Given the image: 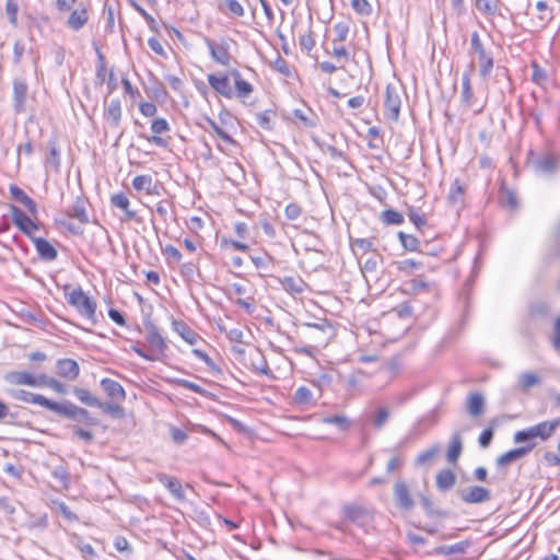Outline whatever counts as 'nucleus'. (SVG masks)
Returning a JSON list of instances; mask_svg holds the SVG:
<instances>
[{"instance_id": "f257e3e1", "label": "nucleus", "mask_w": 560, "mask_h": 560, "mask_svg": "<svg viewBox=\"0 0 560 560\" xmlns=\"http://www.w3.org/2000/svg\"><path fill=\"white\" fill-rule=\"evenodd\" d=\"M560 425V419L542 421L524 430L514 433L513 441L516 444H535V439L547 441Z\"/></svg>"}, {"instance_id": "f03ea898", "label": "nucleus", "mask_w": 560, "mask_h": 560, "mask_svg": "<svg viewBox=\"0 0 560 560\" xmlns=\"http://www.w3.org/2000/svg\"><path fill=\"white\" fill-rule=\"evenodd\" d=\"M67 302L92 324L96 323V302L88 296L81 288L73 289L67 294Z\"/></svg>"}, {"instance_id": "7ed1b4c3", "label": "nucleus", "mask_w": 560, "mask_h": 560, "mask_svg": "<svg viewBox=\"0 0 560 560\" xmlns=\"http://www.w3.org/2000/svg\"><path fill=\"white\" fill-rule=\"evenodd\" d=\"M52 411L73 421L83 422L86 425L98 424V420L92 417L88 409L79 407L69 400L63 402L56 401Z\"/></svg>"}, {"instance_id": "20e7f679", "label": "nucleus", "mask_w": 560, "mask_h": 560, "mask_svg": "<svg viewBox=\"0 0 560 560\" xmlns=\"http://www.w3.org/2000/svg\"><path fill=\"white\" fill-rule=\"evenodd\" d=\"M144 328L149 353L153 358V361H162L166 357V351L168 349L165 338L152 322L144 323Z\"/></svg>"}, {"instance_id": "39448f33", "label": "nucleus", "mask_w": 560, "mask_h": 560, "mask_svg": "<svg viewBox=\"0 0 560 560\" xmlns=\"http://www.w3.org/2000/svg\"><path fill=\"white\" fill-rule=\"evenodd\" d=\"M470 46L475 54L478 56L479 73L483 79H487L493 68V57L488 54L480 40L478 32H474L470 37Z\"/></svg>"}, {"instance_id": "423d86ee", "label": "nucleus", "mask_w": 560, "mask_h": 560, "mask_svg": "<svg viewBox=\"0 0 560 560\" xmlns=\"http://www.w3.org/2000/svg\"><path fill=\"white\" fill-rule=\"evenodd\" d=\"M457 495L466 504H482L492 498L491 491L481 486H468L457 490Z\"/></svg>"}, {"instance_id": "0eeeda50", "label": "nucleus", "mask_w": 560, "mask_h": 560, "mask_svg": "<svg viewBox=\"0 0 560 560\" xmlns=\"http://www.w3.org/2000/svg\"><path fill=\"white\" fill-rule=\"evenodd\" d=\"M400 106L401 98L399 89L393 84H387L384 101L385 116L393 121H398Z\"/></svg>"}, {"instance_id": "6e6552de", "label": "nucleus", "mask_w": 560, "mask_h": 560, "mask_svg": "<svg viewBox=\"0 0 560 560\" xmlns=\"http://www.w3.org/2000/svg\"><path fill=\"white\" fill-rule=\"evenodd\" d=\"M205 44L207 45L211 58L222 66H229L231 62L230 44L226 39L222 38L220 43H215L209 37H205Z\"/></svg>"}, {"instance_id": "1a4fd4ad", "label": "nucleus", "mask_w": 560, "mask_h": 560, "mask_svg": "<svg viewBox=\"0 0 560 560\" xmlns=\"http://www.w3.org/2000/svg\"><path fill=\"white\" fill-rule=\"evenodd\" d=\"M12 92V106L16 114H23L26 110V100L28 93V85L25 79L14 78Z\"/></svg>"}, {"instance_id": "9d476101", "label": "nucleus", "mask_w": 560, "mask_h": 560, "mask_svg": "<svg viewBox=\"0 0 560 560\" xmlns=\"http://www.w3.org/2000/svg\"><path fill=\"white\" fill-rule=\"evenodd\" d=\"M170 129V124L165 118H155L151 122V131L153 135H142L141 137L145 138L149 142L155 144L159 148H166L168 145V141L160 135L167 132Z\"/></svg>"}, {"instance_id": "9b49d317", "label": "nucleus", "mask_w": 560, "mask_h": 560, "mask_svg": "<svg viewBox=\"0 0 560 560\" xmlns=\"http://www.w3.org/2000/svg\"><path fill=\"white\" fill-rule=\"evenodd\" d=\"M11 396L16 399L21 400L23 402L39 405L48 410H54L55 402L54 400H50L46 398L45 396L40 394L31 393L24 389H16L11 390Z\"/></svg>"}, {"instance_id": "f8f14e48", "label": "nucleus", "mask_w": 560, "mask_h": 560, "mask_svg": "<svg viewBox=\"0 0 560 560\" xmlns=\"http://www.w3.org/2000/svg\"><path fill=\"white\" fill-rule=\"evenodd\" d=\"M11 215L13 223L21 230L30 240L34 237L32 234L33 229H37V224L32 221V219L24 213L19 207L11 205Z\"/></svg>"}, {"instance_id": "ddd939ff", "label": "nucleus", "mask_w": 560, "mask_h": 560, "mask_svg": "<svg viewBox=\"0 0 560 560\" xmlns=\"http://www.w3.org/2000/svg\"><path fill=\"white\" fill-rule=\"evenodd\" d=\"M394 499L398 508L410 511L415 506V502L405 481H397L394 486Z\"/></svg>"}, {"instance_id": "4468645a", "label": "nucleus", "mask_w": 560, "mask_h": 560, "mask_svg": "<svg viewBox=\"0 0 560 560\" xmlns=\"http://www.w3.org/2000/svg\"><path fill=\"white\" fill-rule=\"evenodd\" d=\"M532 165L537 173L545 175L555 174L559 168L557 159L550 153H546L534 159L532 161Z\"/></svg>"}, {"instance_id": "2eb2a0df", "label": "nucleus", "mask_w": 560, "mask_h": 560, "mask_svg": "<svg viewBox=\"0 0 560 560\" xmlns=\"http://www.w3.org/2000/svg\"><path fill=\"white\" fill-rule=\"evenodd\" d=\"M100 385L112 401L124 402L126 400V390L118 382L105 377L101 380Z\"/></svg>"}, {"instance_id": "dca6fc26", "label": "nucleus", "mask_w": 560, "mask_h": 560, "mask_svg": "<svg viewBox=\"0 0 560 560\" xmlns=\"http://www.w3.org/2000/svg\"><path fill=\"white\" fill-rule=\"evenodd\" d=\"M32 243L34 244L38 257L44 261H54L58 257V252L54 247V245L44 237L34 236L32 237Z\"/></svg>"}, {"instance_id": "f3484780", "label": "nucleus", "mask_w": 560, "mask_h": 560, "mask_svg": "<svg viewBox=\"0 0 560 560\" xmlns=\"http://www.w3.org/2000/svg\"><path fill=\"white\" fill-rule=\"evenodd\" d=\"M534 447H535V444H530V445L524 444L520 447L510 450L497 458V465L499 467L508 466L511 463L528 455L534 450Z\"/></svg>"}, {"instance_id": "a211bd4d", "label": "nucleus", "mask_w": 560, "mask_h": 560, "mask_svg": "<svg viewBox=\"0 0 560 560\" xmlns=\"http://www.w3.org/2000/svg\"><path fill=\"white\" fill-rule=\"evenodd\" d=\"M57 374L68 381H74L80 373V366L73 359H59L56 364Z\"/></svg>"}, {"instance_id": "6ab92c4d", "label": "nucleus", "mask_w": 560, "mask_h": 560, "mask_svg": "<svg viewBox=\"0 0 560 560\" xmlns=\"http://www.w3.org/2000/svg\"><path fill=\"white\" fill-rule=\"evenodd\" d=\"M156 478L177 501L182 502L185 500V492L183 490V486L176 477H172L166 474H159Z\"/></svg>"}, {"instance_id": "aec40b11", "label": "nucleus", "mask_w": 560, "mask_h": 560, "mask_svg": "<svg viewBox=\"0 0 560 560\" xmlns=\"http://www.w3.org/2000/svg\"><path fill=\"white\" fill-rule=\"evenodd\" d=\"M122 116L121 103L119 98H113L104 109V119L110 127L117 128L120 125Z\"/></svg>"}, {"instance_id": "412c9836", "label": "nucleus", "mask_w": 560, "mask_h": 560, "mask_svg": "<svg viewBox=\"0 0 560 560\" xmlns=\"http://www.w3.org/2000/svg\"><path fill=\"white\" fill-rule=\"evenodd\" d=\"M209 85L220 95L231 98L233 96V92L230 85L229 78L226 75L218 77L215 74L208 75Z\"/></svg>"}, {"instance_id": "4be33fe9", "label": "nucleus", "mask_w": 560, "mask_h": 560, "mask_svg": "<svg viewBox=\"0 0 560 560\" xmlns=\"http://www.w3.org/2000/svg\"><path fill=\"white\" fill-rule=\"evenodd\" d=\"M89 15L86 8L80 3V5L74 9L67 21L68 27H70L72 31H80L88 22Z\"/></svg>"}, {"instance_id": "5701e85b", "label": "nucleus", "mask_w": 560, "mask_h": 560, "mask_svg": "<svg viewBox=\"0 0 560 560\" xmlns=\"http://www.w3.org/2000/svg\"><path fill=\"white\" fill-rule=\"evenodd\" d=\"M457 477L451 469H442L436 474L435 485L439 491L446 492L456 485Z\"/></svg>"}, {"instance_id": "b1692460", "label": "nucleus", "mask_w": 560, "mask_h": 560, "mask_svg": "<svg viewBox=\"0 0 560 560\" xmlns=\"http://www.w3.org/2000/svg\"><path fill=\"white\" fill-rule=\"evenodd\" d=\"M172 328L189 345H196L200 339V336L183 320L174 319Z\"/></svg>"}, {"instance_id": "393cba45", "label": "nucleus", "mask_w": 560, "mask_h": 560, "mask_svg": "<svg viewBox=\"0 0 560 560\" xmlns=\"http://www.w3.org/2000/svg\"><path fill=\"white\" fill-rule=\"evenodd\" d=\"M9 189L12 198L15 201L22 203L28 210V212H31L32 214H35L37 212L36 202L31 197H28L23 189H21L16 185H10Z\"/></svg>"}, {"instance_id": "a878e982", "label": "nucleus", "mask_w": 560, "mask_h": 560, "mask_svg": "<svg viewBox=\"0 0 560 560\" xmlns=\"http://www.w3.org/2000/svg\"><path fill=\"white\" fill-rule=\"evenodd\" d=\"M551 305L542 300L533 301L528 305V315L532 319H547Z\"/></svg>"}, {"instance_id": "bb28decb", "label": "nucleus", "mask_w": 560, "mask_h": 560, "mask_svg": "<svg viewBox=\"0 0 560 560\" xmlns=\"http://www.w3.org/2000/svg\"><path fill=\"white\" fill-rule=\"evenodd\" d=\"M343 513L349 521L361 526H363L369 518L368 511L358 505H345Z\"/></svg>"}, {"instance_id": "cd10ccee", "label": "nucleus", "mask_w": 560, "mask_h": 560, "mask_svg": "<svg viewBox=\"0 0 560 560\" xmlns=\"http://www.w3.org/2000/svg\"><path fill=\"white\" fill-rule=\"evenodd\" d=\"M67 214L79 220L81 224H86L90 221L85 208V200L79 196L75 198L72 207L67 211Z\"/></svg>"}, {"instance_id": "c85d7f7f", "label": "nucleus", "mask_w": 560, "mask_h": 560, "mask_svg": "<svg viewBox=\"0 0 560 560\" xmlns=\"http://www.w3.org/2000/svg\"><path fill=\"white\" fill-rule=\"evenodd\" d=\"M5 381L13 385L31 386L35 384V376L26 371H13L5 375Z\"/></svg>"}, {"instance_id": "c756f323", "label": "nucleus", "mask_w": 560, "mask_h": 560, "mask_svg": "<svg viewBox=\"0 0 560 560\" xmlns=\"http://www.w3.org/2000/svg\"><path fill=\"white\" fill-rule=\"evenodd\" d=\"M485 411V398L479 393H472L467 397V412L471 417H479Z\"/></svg>"}, {"instance_id": "7c9ffc66", "label": "nucleus", "mask_w": 560, "mask_h": 560, "mask_svg": "<svg viewBox=\"0 0 560 560\" xmlns=\"http://www.w3.org/2000/svg\"><path fill=\"white\" fill-rule=\"evenodd\" d=\"M462 451H463V441H462L460 433L455 432L450 440L448 450H447V454H446L447 460L450 463H456L462 454Z\"/></svg>"}, {"instance_id": "2f4dec72", "label": "nucleus", "mask_w": 560, "mask_h": 560, "mask_svg": "<svg viewBox=\"0 0 560 560\" xmlns=\"http://www.w3.org/2000/svg\"><path fill=\"white\" fill-rule=\"evenodd\" d=\"M393 266H395L396 269L399 272L404 273L405 276H410L415 271L421 270L423 268V262L415 258H408L404 260L394 261Z\"/></svg>"}, {"instance_id": "473e14b6", "label": "nucleus", "mask_w": 560, "mask_h": 560, "mask_svg": "<svg viewBox=\"0 0 560 560\" xmlns=\"http://www.w3.org/2000/svg\"><path fill=\"white\" fill-rule=\"evenodd\" d=\"M464 195H465V188L464 186L459 183V180L456 178L452 186H451V189L448 191V195H447V201L450 205L452 206H457L459 203H463L464 201Z\"/></svg>"}, {"instance_id": "72a5a7b5", "label": "nucleus", "mask_w": 560, "mask_h": 560, "mask_svg": "<svg viewBox=\"0 0 560 560\" xmlns=\"http://www.w3.org/2000/svg\"><path fill=\"white\" fill-rule=\"evenodd\" d=\"M281 284L289 293H302L306 287V283L300 277H284Z\"/></svg>"}, {"instance_id": "f704fd0d", "label": "nucleus", "mask_w": 560, "mask_h": 560, "mask_svg": "<svg viewBox=\"0 0 560 560\" xmlns=\"http://www.w3.org/2000/svg\"><path fill=\"white\" fill-rule=\"evenodd\" d=\"M120 404L121 402H117V401H112V402L100 401V405L97 406V408L103 410V412L107 413L112 418L121 419L125 417V409Z\"/></svg>"}, {"instance_id": "c9c22d12", "label": "nucleus", "mask_w": 560, "mask_h": 560, "mask_svg": "<svg viewBox=\"0 0 560 560\" xmlns=\"http://www.w3.org/2000/svg\"><path fill=\"white\" fill-rule=\"evenodd\" d=\"M474 101V92L470 83V73L464 72L462 77V102L470 107Z\"/></svg>"}, {"instance_id": "e433bc0d", "label": "nucleus", "mask_w": 560, "mask_h": 560, "mask_svg": "<svg viewBox=\"0 0 560 560\" xmlns=\"http://www.w3.org/2000/svg\"><path fill=\"white\" fill-rule=\"evenodd\" d=\"M48 149H49V158L47 159L46 166L52 167L56 172L59 171L60 167V152L57 147V140L50 139L48 141Z\"/></svg>"}, {"instance_id": "4c0bfd02", "label": "nucleus", "mask_w": 560, "mask_h": 560, "mask_svg": "<svg viewBox=\"0 0 560 560\" xmlns=\"http://www.w3.org/2000/svg\"><path fill=\"white\" fill-rule=\"evenodd\" d=\"M351 247L355 255H358V250H361L362 256L369 252L373 254L377 250L374 248V242L372 238H350Z\"/></svg>"}, {"instance_id": "58836bf2", "label": "nucleus", "mask_w": 560, "mask_h": 560, "mask_svg": "<svg viewBox=\"0 0 560 560\" xmlns=\"http://www.w3.org/2000/svg\"><path fill=\"white\" fill-rule=\"evenodd\" d=\"M382 261H383L382 255L378 252H376V253L372 254L371 257L366 258L363 264L361 261H359V264H360L362 273L365 276L366 273H375L380 266V262H382Z\"/></svg>"}, {"instance_id": "ea45409f", "label": "nucleus", "mask_w": 560, "mask_h": 560, "mask_svg": "<svg viewBox=\"0 0 560 560\" xmlns=\"http://www.w3.org/2000/svg\"><path fill=\"white\" fill-rule=\"evenodd\" d=\"M73 394L78 398L79 401L82 404L89 406V407H95L100 405V399L95 396H93L88 389L81 388V387H74Z\"/></svg>"}, {"instance_id": "a19ab883", "label": "nucleus", "mask_w": 560, "mask_h": 560, "mask_svg": "<svg viewBox=\"0 0 560 560\" xmlns=\"http://www.w3.org/2000/svg\"><path fill=\"white\" fill-rule=\"evenodd\" d=\"M381 220L386 225H399L404 222V215L394 209H386L381 213Z\"/></svg>"}, {"instance_id": "79ce46f5", "label": "nucleus", "mask_w": 560, "mask_h": 560, "mask_svg": "<svg viewBox=\"0 0 560 560\" xmlns=\"http://www.w3.org/2000/svg\"><path fill=\"white\" fill-rule=\"evenodd\" d=\"M398 238H399L402 247L406 250H408V252L420 250L421 252V249L419 248L420 241L416 236L410 235V234H406L404 232H399L398 233Z\"/></svg>"}, {"instance_id": "37998d69", "label": "nucleus", "mask_w": 560, "mask_h": 560, "mask_svg": "<svg viewBox=\"0 0 560 560\" xmlns=\"http://www.w3.org/2000/svg\"><path fill=\"white\" fill-rule=\"evenodd\" d=\"M421 504L425 511V514L430 517H447L448 513L446 511L436 509L433 506L432 501L425 495H421Z\"/></svg>"}, {"instance_id": "c03bdc74", "label": "nucleus", "mask_w": 560, "mask_h": 560, "mask_svg": "<svg viewBox=\"0 0 560 560\" xmlns=\"http://www.w3.org/2000/svg\"><path fill=\"white\" fill-rule=\"evenodd\" d=\"M276 116V113L271 109H266L261 113L256 114V122L257 125L265 129V130H271L272 129V118Z\"/></svg>"}, {"instance_id": "a18cd8bd", "label": "nucleus", "mask_w": 560, "mask_h": 560, "mask_svg": "<svg viewBox=\"0 0 560 560\" xmlns=\"http://www.w3.org/2000/svg\"><path fill=\"white\" fill-rule=\"evenodd\" d=\"M539 377L533 372H525L518 376V385L523 390H527L533 386L538 385Z\"/></svg>"}, {"instance_id": "49530a36", "label": "nucleus", "mask_w": 560, "mask_h": 560, "mask_svg": "<svg viewBox=\"0 0 560 560\" xmlns=\"http://www.w3.org/2000/svg\"><path fill=\"white\" fill-rule=\"evenodd\" d=\"M468 544L466 541H459L451 546H441L436 549V552L444 556L464 553Z\"/></svg>"}, {"instance_id": "de8ad7c7", "label": "nucleus", "mask_w": 560, "mask_h": 560, "mask_svg": "<svg viewBox=\"0 0 560 560\" xmlns=\"http://www.w3.org/2000/svg\"><path fill=\"white\" fill-rule=\"evenodd\" d=\"M205 121L208 124V126L215 132V135L222 139L224 142L235 144V140L226 133L211 117L205 116Z\"/></svg>"}, {"instance_id": "09e8293b", "label": "nucleus", "mask_w": 560, "mask_h": 560, "mask_svg": "<svg viewBox=\"0 0 560 560\" xmlns=\"http://www.w3.org/2000/svg\"><path fill=\"white\" fill-rule=\"evenodd\" d=\"M175 384L183 387V388H186V389H189L196 394H199L203 397H210L211 394L202 388L201 386H199L198 384L194 383V382H190L188 380H185V378H177L175 380Z\"/></svg>"}, {"instance_id": "8fccbe9b", "label": "nucleus", "mask_w": 560, "mask_h": 560, "mask_svg": "<svg viewBox=\"0 0 560 560\" xmlns=\"http://www.w3.org/2000/svg\"><path fill=\"white\" fill-rule=\"evenodd\" d=\"M152 177L150 175H138L132 179V186L136 190H145L151 194L152 190Z\"/></svg>"}, {"instance_id": "3c124183", "label": "nucleus", "mask_w": 560, "mask_h": 560, "mask_svg": "<svg viewBox=\"0 0 560 560\" xmlns=\"http://www.w3.org/2000/svg\"><path fill=\"white\" fill-rule=\"evenodd\" d=\"M313 394L306 386H300L294 393V402L298 405H306L311 401Z\"/></svg>"}, {"instance_id": "603ef678", "label": "nucleus", "mask_w": 560, "mask_h": 560, "mask_svg": "<svg viewBox=\"0 0 560 560\" xmlns=\"http://www.w3.org/2000/svg\"><path fill=\"white\" fill-rule=\"evenodd\" d=\"M439 453V447L436 445L431 446L430 448L421 452L416 458V465L423 466L432 460L436 454Z\"/></svg>"}, {"instance_id": "864d4df0", "label": "nucleus", "mask_w": 560, "mask_h": 560, "mask_svg": "<svg viewBox=\"0 0 560 560\" xmlns=\"http://www.w3.org/2000/svg\"><path fill=\"white\" fill-rule=\"evenodd\" d=\"M323 423L334 424L340 430H347L350 425L349 419L346 416H328L323 418Z\"/></svg>"}, {"instance_id": "5fc2aeb1", "label": "nucleus", "mask_w": 560, "mask_h": 560, "mask_svg": "<svg viewBox=\"0 0 560 560\" xmlns=\"http://www.w3.org/2000/svg\"><path fill=\"white\" fill-rule=\"evenodd\" d=\"M336 38L332 44L345 42L349 33V24L347 22H338L334 26Z\"/></svg>"}, {"instance_id": "6e6d98bb", "label": "nucleus", "mask_w": 560, "mask_h": 560, "mask_svg": "<svg viewBox=\"0 0 560 560\" xmlns=\"http://www.w3.org/2000/svg\"><path fill=\"white\" fill-rule=\"evenodd\" d=\"M351 7L360 15L372 13V7L368 0H351Z\"/></svg>"}, {"instance_id": "4d7b16f0", "label": "nucleus", "mask_w": 560, "mask_h": 560, "mask_svg": "<svg viewBox=\"0 0 560 560\" xmlns=\"http://www.w3.org/2000/svg\"><path fill=\"white\" fill-rule=\"evenodd\" d=\"M112 206L119 208L121 210H127L129 208V199L124 192L115 194L110 197Z\"/></svg>"}, {"instance_id": "13d9d810", "label": "nucleus", "mask_w": 560, "mask_h": 560, "mask_svg": "<svg viewBox=\"0 0 560 560\" xmlns=\"http://www.w3.org/2000/svg\"><path fill=\"white\" fill-rule=\"evenodd\" d=\"M130 4L132 5V8L139 13L141 14L144 20L147 21L149 27L152 30V31H156V22L155 20L153 19V16L151 14H149L141 5H139L136 1L133 0H130Z\"/></svg>"}, {"instance_id": "bf43d9fd", "label": "nucleus", "mask_w": 560, "mask_h": 560, "mask_svg": "<svg viewBox=\"0 0 560 560\" xmlns=\"http://www.w3.org/2000/svg\"><path fill=\"white\" fill-rule=\"evenodd\" d=\"M389 418V411L386 407H381L374 419H373V424L376 429H382L384 427V424L387 422Z\"/></svg>"}, {"instance_id": "052dcab7", "label": "nucleus", "mask_w": 560, "mask_h": 560, "mask_svg": "<svg viewBox=\"0 0 560 560\" xmlns=\"http://www.w3.org/2000/svg\"><path fill=\"white\" fill-rule=\"evenodd\" d=\"M532 68H533L532 80L537 84L545 83L547 80L546 71L536 61H533Z\"/></svg>"}, {"instance_id": "680f3d73", "label": "nucleus", "mask_w": 560, "mask_h": 560, "mask_svg": "<svg viewBox=\"0 0 560 560\" xmlns=\"http://www.w3.org/2000/svg\"><path fill=\"white\" fill-rule=\"evenodd\" d=\"M235 90L238 97H247L253 92V85L245 80H236Z\"/></svg>"}, {"instance_id": "e2e57ef3", "label": "nucleus", "mask_w": 560, "mask_h": 560, "mask_svg": "<svg viewBox=\"0 0 560 560\" xmlns=\"http://www.w3.org/2000/svg\"><path fill=\"white\" fill-rule=\"evenodd\" d=\"M476 8L487 15H494L497 13V4H492L489 0H476Z\"/></svg>"}, {"instance_id": "0e129e2a", "label": "nucleus", "mask_w": 560, "mask_h": 560, "mask_svg": "<svg viewBox=\"0 0 560 560\" xmlns=\"http://www.w3.org/2000/svg\"><path fill=\"white\" fill-rule=\"evenodd\" d=\"M71 428L74 436H77L79 440H82L88 444L93 442L94 435L91 431L80 428L78 425H72Z\"/></svg>"}, {"instance_id": "69168bd1", "label": "nucleus", "mask_w": 560, "mask_h": 560, "mask_svg": "<svg viewBox=\"0 0 560 560\" xmlns=\"http://www.w3.org/2000/svg\"><path fill=\"white\" fill-rule=\"evenodd\" d=\"M18 4L14 2V0H8L5 4V12L9 19V22L12 25L18 24Z\"/></svg>"}, {"instance_id": "338daca9", "label": "nucleus", "mask_w": 560, "mask_h": 560, "mask_svg": "<svg viewBox=\"0 0 560 560\" xmlns=\"http://www.w3.org/2000/svg\"><path fill=\"white\" fill-rule=\"evenodd\" d=\"M223 3L232 15H244V8L237 0H223Z\"/></svg>"}, {"instance_id": "774afa93", "label": "nucleus", "mask_w": 560, "mask_h": 560, "mask_svg": "<svg viewBox=\"0 0 560 560\" xmlns=\"http://www.w3.org/2000/svg\"><path fill=\"white\" fill-rule=\"evenodd\" d=\"M551 343L553 349L560 352V315L556 318L553 324Z\"/></svg>"}]
</instances>
